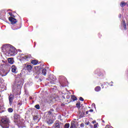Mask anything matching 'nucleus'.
Here are the masks:
<instances>
[{"instance_id":"f257e3e1","label":"nucleus","mask_w":128,"mask_h":128,"mask_svg":"<svg viewBox=\"0 0 128 128\" xmlns=\"http://www.w3.org/2000/svg\"><path fill=\"white\" fill-rule=\"evenodd\" d=\"M2 52L8 56H14L16 54V50L10 44H6L2 47Z\"/></svg>"},{"instance_id":"f03ea898","label":"nucleus","mask_w":128,"mask_h":128,"mask_svg":"<svg viewBox=\"0 0 128 128\" xmlns=\"http://www.w3.org/2000/svg\"><path fill=\"white\" fill-rule=\"evenodd\" d=\"M22 84H24L22 80L20 78L16 79L12 86L13 92H20L22 88Z\"/></svg>"},{"instance_id":"7ed1b4c3","label":"nucleus","mask_w":128,"mask_h":128,"mask_svg":"<svg viewBox=\"0 0 128 128\" xmlns=\"http://www.w3.org/2000/svg\"><path fill=\"white\" fill-rule=\"evenodd\" d=\"M0 125L2 128H9L10 120L6 116L2 117L0 120Z\"/></svg>"},{"instance_id":"20e7f679","label":"nucleus","mask_w":128,"mask_h":128,"mask_svg":"<svg viewBox=\"0 0 128 128\" xmlns=\"http://www.w3.org/2000/svg\"><path fill=\"white\" fill-rule=\"evenodd\" d=\"M58 80L60 88H66L68 85V80L64 76H60Z\"/></svg>"},{"instance_id":"39448f33","label":"nucleus","mask_w":128,"mask_h":128,"mask_svg":"<svg viewBox=\"0 0 128 128\" xmlns=\"http://www.w3.org/2000/svg\"><path fill=\"white\" fill-rule=\"evenodd\" d=\"M94 74H97L98 76L102 78V76H104L106 74V72L102 69L98 68L94 71Z\"/></svg>"},{"instance_id":"423d86ee","label":"nucleus","mask_w":128,"mask_h":128,"mask_svg":"<svg viewBox=\"0 0 128 128\" xmlns=\"http://www.w3.org/2000/svg\"><path fill=\"white\" fill-rule=\"evenodd\" d=\"M14 122L16 124H20V116L16 113L14 116Z\"/></svg>"},{"instance_id":"0eeeda50","label":"nucleus","mask_w":128,"mask_h":128,"mask_svg":"<svg viewBox=\"0 0 128 128\" xmlns=\"http://www.w3.org/2000/svg\"><path fill=\"white\" fill-rule=\"evenodd\" d=\"M47 80H50V84H56V78L53 74H50L48 78H46Z\"/></svg>"},{"instance_id":"6e6552de","label":"nucleus","mask_w":128,"mask_h":128,"mask_svg":"<svg viewBox=\"0 0 128 128\" xmlns=\"http://www.w3.org/2000/svg\"><path fill=\"white\" fill-rule=\"evenodd\" d=\"M32 58V55L28 54L24 56H20V60H22V62H26V60L27 62H28V60H30V58Z\"/></svg>"},{"instance_id":"1a4fd4ad","label":"nucleus","mask_w":128,"mask_h":128,"mask_svg":"<svg viewBox=\"0 0 128 128\" xmlns=\"http://www.w3.org/2000/svg\"><path fill=\"white\" fill-rule=\"evenodd\" d=\"M32 66L30 64H24L23 70H26V72H32Z\"/></svg>"},{"instance_id":"9d476101","label":"nucleus","mask_w":128,"mask_h":128,"mask_svg":"<svg viewBox=\"0 0 128 128\" xmlns=\"http://www.w3.org/2000/svg\"><path fill=\"white\" fill-rule=\"evenodd\" d=\"M14 95L10 94L8 96L9 104L10 106H12V104L14 103Z\"/></svg>"},{"instance_id":"9b49d317","label":"nucleus","mask_w":128,"mask_h":128,"mask_svg":"<svg viewBox=\"0 0 128 128\" xmlns=\"http://www.w3.org/2000/svg\"><path fill=\"white\" fill-rule=\"evenodd\" d=\"M0 20H6V11L4 10L0 11Z\"/></svg>"},{"instance_id":"f8f14e48","label":"nucleus","mask_w":128,"mask_h":128,"mask_svg":"<svg viewBox=\"0 0 128 128\" xmlns=\"http://www.w3.org/2000/svg\"><path fill=\"white\" fill-rule=\"evenodd\" d=\"M8 20L12 24H16L18 22V20L16 19V18H14L12 17H9Z\"/></svg>"},{"instance_id":"ddd939ff","label":"nucleus","mask_w":128,"mask_h":128,"mask_svg":"<svg viewBox=\"0 0 128 128\" xmlns=\"http://www.w3.org/2000/svg\"><path fill=\"white\" fill-rule=\"evenodd\" d=\"M6 74H8V72H6L4 69L0 70V76H6Z\"/></svg>"},{"instance_id":"4468645a","label":"nucleus","mask_w":128,"mask_h":128,"mask_svg":"<svg viewBox=\"0 0 128 128\" xmlns=\"http://www.w3.org/2000/svg\"><path fill=\"white\" fill-rule=\"evenodd\" d=\"M12 72H14L15 74H16V65L12 66Z\"/></svg>"},{"instance_id":"2eb2a0df","label":"nucleus","mask_w":128,"mask_h":128,"mask_svg":"<svg viewBox=\"0 0 128 128\" xmlns=\"http://www.w3.org/2000/svg\"><path fill=\"white\" fill-rule=\"evenodd\" d=\"M54 120L52 118H50L46 120V122L47 124H54Z\"/></svg>"},{"instance_id":"dca6fc26","label":"nucleus","mask_w":128,"mask_h":128,"mask_svg":"<svg viewBox=\"0 0 128 128\" xmlns=\"http://www.w3.org/2000/svg\"><path fill=\"white\" fill-rule=\"evenodd\" d=\"M8 62L10 64H14V58H8Z\"/></svg>"},{"instance_id":"f3484780","label":"nucleus","mask_w":128,"mask_h":128,"mask_svg":"<svg viewBox=\"0 0 128 128\" xmlns=\"http://www.w3.org/2000/svg\"><path fill=\"white\" fill-rule=\"evenodd\" d=\"M55 128H62V123L56 122L55 124Z\"/></svg>"},{"instance_id":"a211bd4d","label":"nucleus","mask_w":128,"mask_h":128,"mask_svg":"<svg viewBox=\"0 0 128 128\" xmlns=\"http://www.w3.org/2000/svg\"><path fill=\"white\" fill-rule=\"evenodd\" d=\"M122 26L124 30H126V20H123L122 22Z\"/></svg>"},{"instance_id":"6ab92c4d","label":"nucleus","mask_w":128,"mask_h":128,"mask_svg":"<svg viewBox=\"0 0 128 128\" xmlns=\"http://www.w3.org/2000/svg\"><path fill=\"white\" fill-rule=\"evenodd\" d=\"M38 62L36 60H32L31 61V64H34V66H36Z\"/></svg>"},{"instance_id":"aec40b11","label":"nucleus","mask_w":128,"mask_h":128,"mask_svg":"<svg viewBox=\"0 0 128 128\" xmlns=\"http://www.w3.org/2000/svg\"><path fill=\"white\" fill-rule=\"evenodd\" d=\"M100 90H102V88L100 86H97L94 88L95 92H100Z\"/></svg>"},{"instance_id":"412c9836","label":"nucleus","mask_w":128,"mask_h":128,"mask_svg":"<svg viewBox=\"0 0 128 128\" xmlns=\"http://www.w3.org/2000/svg\"><path fill=\"white\" fill-rule=\"evenodd\" d=\"M42 74L43 76H46V69L44 68L42 70Z\"/></svg>"},{"instance_id":"4be33fe9","label":"nucleus","mask_w":128,"mask_h":128,"mask_svg":"<svg viewBox=\"0 0 128 128\" xmlns=\"http://www.w3.org/2000/svg\"><path fill=\"white\" fill-rule=\"evenodd\" d=\"M71 100H72L73 102L74 100H78V98L74 95H72L71 96Z\"/></svg>"},{"instance_id":"5701e85b","label":"nucleus","mask_w":128,"mask_h":128,"mask_svg":"<svg viewBox=\"0 0 128 128\" xmlns=\"http://www.w3.org/2000/svg\"><path fill=\"white\" fill-rule=\"evenodd\" d=\"M70 128H76V124H74V122L72 121L71 122Z\"/></svg>"},{"instance_id":"b1692460","label":"nucleus","mask_w":128,"mask_h":128,"mask_svg":"<svg viewBox=\"0 0 128 128\" xmlns=\"http://www.w3.org/2000/svg\"><path fill=\"white\" fill-rule=\"evenodd\" d=\"M126 3L124 2H122L120 4V6L121 8H124V6H126Z\"/></svg>"},{"instance_id":"393cba45","label":"nucleus","mask_w":128,"mask_h":128,"mask_svg":"<svg viewBox=\"0 0 128 128\" xmlns=\"http://www.w3.org/2000/svg\"><path fill=\"white\" fill-rule=\"evenodd\" d=\"M76 107L77 108H78V110H80V102L76 104Z\"/></svg>"},{"instance_id":"a878e982","label":"nucleus","mask_w":128,"mask_h":128,"mask_svg":"<svg viewBox=\"0 0 128 128\" xmlns=\"http://www.w3.org/2000/svg\"><path fill=\"white\" fill-rule=\"evenodd\" d=\"M33 120H37L38 122V120H40V119H38V117L36 116H34L33 117Z\"/></svg>"},{"instance_id":"bb28decb","label":"nucleus","mask_w":128,"mask_h":128,"mask_svg":"<svg viewBox=\"0 0 128 128\" xmlns=\"http://www.w3.org/2000/svg\"><path fill=\"white\" fill-rule=\"evenodd\" d=\"M34 108H36V110L40 109V104H38L35 105Z\"/></svg>"},{"instance_id":"cd10ccee","label":"nucleus","mask_w":128,"mask_h":128,"mask_svg":"<svg viewBox=\"0 0 128 128\" xmlns=\"http://www.w3.org/2000/svg\"><path fill=\"white\" fill-rule=\"evenodd\" d=\"M8 14H10V18H16V16H14V15L12 12H8Z\"/></svg>"},{"instance_id":"c85d7f7f","label":"nucleus","mask_w":128,"mask_h":128,"mask_svg":"<svg viewBox=\"0 0 128 128\" xmlns=\"http://www.w3.org/2000/svg\"><path fill=\"white\" fill-rule=\"evenodd\" d=\"M85 114H86V113L84 112H81L80 114V118H84Z\"/></svg>"},{"instance_id":"c756f323","label":"nucleus","mask_w":128,"mask_h":128,"mask_svg":"<svg viewBox=\"0 0 128 128\" xmlns=\"http://www.w3.org/2000/svg\"><path fill=\"white\" fill-rule=\"evenodd\" d=\"M106 84H108V86H114V82H110L108 83V82H106Z\"/></svg>"},{"instance_id":"7c9ffc66","label":"nucleus","mask_w":128,"mask_h":128,"mask_svg":"<svg viewBox=\"0 0 128 128\" xmlns=\"http://www.w3.org/2000/svg\"><path fill=\"white\" fill-rule=\"evenodd\" d=\"M64 128H70V123H66L64 125Z\"/></svg>"},{"instance_id":"2f4dec72","label":"nucleus","mask_w":128,"mask_h":128,"mask_svg":"<svg viewBox=\"0 0 128 128\" xmlns=\"http://www.w3.org/2000/svg\"><path fill=\"white\" fill-rule=\"evenodd\" d=\"M8 112H14V110L12 109V108H8Z\"/></svg>"},{"instance_id":"473e14b6","label":"nucleus","mask_w":128,"mask_h":128,"mask_svg":"<svg viewBox=\"0 0 128 128\" xmlns=\"http://www.w3.org/2000/svg\"><path fill=\"white\" fill-rule=\"evenodd\" d=\"M40 74H39L38 75H36L34 78H40Z\"/></svg>"},{"instance_id":"72a5a7b5","label":"nucleus","mask_w":128,"mask_h":128,"mask_svg":"<svg viewBox=\"0 0 128 128\" xmlns=\"http://www.w3.org/2000/svg\"><path fill=\"white\" fill-rule=\"evenodd\" d=\"M48 114H49V116H52L54 114V113H52V112L49 110L48 112Z\"/></svg>"},{"instance_id":"f704fd0d","label":"nucleus","mask_w":128,"mask_h":128,"mask_svg":"<svg viewBox=\"0 0 128 128\" xmlns=\"http://www.w3.org/2000/svg\"><path fill=\"white\" fill-rule=\"evenodd\" d=\"M20 28V27H18V28H14L13 27H12V30H18Z\"/></svg>"},{"instance_id":"c9c22d12","label":"nucleus","mask_w":128,"mask_h":128,"mask_svg":"<svg viewBox=\"0 0 128 128\" xmlns=\"http://www.w3.org/2000/svg\"><path fill=\"white\" fill-rule=\"evenodd\" d=\"M79 100L81 102H84V98H82V97H80Z\"/></svg>"},{"instance_id":"e433bc0d","label":"nucleus","mask_w":128,"mask_h":128,"mask_svg":"<svg viewBox=\"0 0 128 128\" xmlns=\"http://www.w3.org/2000/svg\"><path fill=\"white\" fill-rule=\"evenodd\" d=\"M80 128H84V123H82L80 124Z\"/></svg>"},{"instance_id":"4c0bfd02","label":"nucleus","mask_w":128,"mask_h":128,"mask_svg":"<svg viewBox=\"0 0 128 128\" xmlns=\"http://www.w3.org/2000/svg\"><path fill=\"white\" fill-rule=\"evenodd\" d=\"M18 106H22V102H18Z\"/></svg>"},{"instance_id":"58836bf2","label":"nucleus","mask_w":128,"mask_h":128,"mask_svg":"<svg viewBox=\"0 0 128 128\" xmlns=\"http://www.w3.org/2000/svg\"><path fill=\"white\" fill-rule=\"evenodd\" d=\"M114 128L112 126H110V125H107L106 126V128Z\"/></svg>"},{"instance_id":"ea45409f","label":"nucleus","mask_w":128,"mask_h":128,"mask_svg":"<svg viewBox=\"0 0 128 128\" xmlns=\"http://www.w3.org/2000/svg\"><path fill=\"white\" fill-rule=\"evenodd\" d=\"M2 82H4V80L0 78V84H2Z\"/></svg>"},{"instance_id":"a19ab883","label":"nucleus","mask_w":128,"mask_h":128,"mask_svg":"<svg viewBox=\"0 0 128 128\" xmlns=\"http://www.w3.org/2000/svg\"><path fill=\"white\" fill-rule=\"evenodd\" d=\"M70 95H67L66 96V98H67V100L70 99Z\"/></svg>"},{"instance_id":"79ce46f5","label":"nucleus","mask_w":128,"mask_h":128,"mask_svg":"<svg viewBox=\"0 0 128 128\" xmlns=\"http://www.w3.org/2000/svg\"><path fill=\"white\" fill-rule=\"evenodd\" d=\"M85 124H86V126H90V122H87L85 123Z\"/></svg>"},{"instance_id":"37998d69","label":"nucleus","mask_w":128,"mask_h":128,"mask_svg":"<svg viewBox=\"0 0 128 128\" xmlns=\"http://www.w3.org/2000/svg\"><path fill=\"white\" fill-rule=\"evenodd\" d=\"M98 128V124H94V128Z\"/></svg>"},{"instance_id":"c03bdc74","label":"nucleus","mask_w":128,"mask_h":128,"mask_svg":"<svg viewBox=\"0 0 128 128\" xmlns=\"http://www.w3.org/2000/svg\"><path fill=\"white\" fill-rule=\"evenodd\" d=\"M50 111L52 112H54V108H51L50 109Z\"/></svg>"},{"instance_id":"a18cd8bd","label":"nucleus","mask_w":128,"mask_h":128,"mask_svg":"<svg viewBox=\"0 0 128 128\" xmlns=\"http://www.w3.org/2000/svg\"><path fill=\"white\" fill-rule=\"evenodd\" d=\"M89 126H90V128H94V126L92 125V124H90Z\"/></svg>"},{"instance_id":"49530a36","label":"nucleus","mask_w":128,"mask_h":128,"mask_svg":"<svg viewBox=\"0 0 128 128\" xmlns=\"http://www.w3.org/2000/svg\"><path fill=\"white\" fill-rule=\"evenodd\" d=\"M89 112H94V110L92 109H90Z\"/></svg>"},{"instance_id":"de8ad7c7","label":"nucleus","mask_w":128,"mask_h":128,"mask_svg":"<svg viewBox=\"0 0 128 128\" xmlns=\"http://www.w3.org/2000/svg\"><path fill=\"white\" fill-rule=\"evenodd\" d=\"M2 107L0 105V113L2 112L1 110H2Z\"/></svg>"},{"instance_id":"09e8293b","label":"nucleus","mask_w":128,"mask_h":128,"mask_svg":"<svg viewBox=\"0 0 128 128\" xmlns=\"http://www.w3.org/2000/svg\"><path fill=\"white\" fill-rule=\"evenodd\" d=\"M96 120H93V121L92 122V124H96Z\"/></svg>"},{"instance_id":"8fccbe9b","label":"nucleus","mask_w":128,"mask_h":128,"mask_svg":"<svg viewBox=\"0 0 128 128\" xmlns=\"http://www.w3.org/2000/svg\"><path fill=\"white\" fill-rule=\"evenodd\" d=\"M20 56H24V54H20Z\"/></svg>"},{"instance_id":"3c124183","label":"nucleus","mask_w":128,"mask_h":128,"mask_svg":"<svg viewBox=\"0 0 128 128\" xmlns=\"http://www.w3.org/2000/svg\"><path fill=\"white\" fill-rule=\"evenodd\" d=\"M18 52H22V50L18 49Z\"/></svg>"},{"instance_id":"603ef678","label":"nucleus","mask_w":128,"mask_h":128,"mask_svg":"<svg viewBox=\"0 0 128 128\" xmlns=\"http://www.w3.org/2000/svg\"><path fill=\"white\" fill-rule=\"evenodd\" d=\"M118 18H122V15L120 14L118 16Z\"/></svg>"},{"instance_id":"864d4df0","label":"nucleus","mask_w":128,"mask_h":128,"mask_svg":"<svg viewBox=\"0 0 128 128\" xmlns=\"http://www.w3.org/2000/svg\"><path fill=\"white\" fill-rule=\"evenodd\" d=\"M92 106H94V108H96V104H92Z\"/></svg>"},{"instance_id":"5fc2aeb1","label":"nucleus","mask_w":128,"mask_h":128,"mask_svg":"<svg viewBox=\"0 0 128 128\" xmlns=\"http://www.w3.org/2000/svg\"><path fill=\"white\" fill-rule=\"evenodd\" d=\"M86 114H88V111H86Z\"/></svg>"},{"instance_id":"6e6d98bb","label":"nucleus","mask_w":128,"mask_h":128,"mask_svg":"<svg viewBox=\"0 0 128 128\" xmlns=\"http://www.w3.org/2000/svg\"><path fill=\"white\" fill-rule=\"evenodd\" d=\"M36 42H34V48H36Z\"/></svg>"},{"instance_id":"4d7b16f0","label":"nucleus","mask_w":128,"mask_h":128,"mask_svg":"<svg viewBox=\"0 0 128 128\" xmlns=\"http://www.w3.org/2000/svg\"><path fill=\"white\" fill-rule=\"evenodd\" d=\"M98 36L100 37V36H102V35H100V34H98Z\"/></svg>"},{"instance_id":"13d9d810","label":"nucleus","mask_w":128,"mask_h":128,"mask_svg":"<svg viewBox=\"0 0 128 128\" xmlns=\"http://www.w3.org/2000/svg\"><path fill=\"white\" fill-rule=\"evenodd\" d=\"M102 88H104V84L102 85Z\"/></svg>"},{"instance_id":"bf43d9fd","label":"nucleus","mask_w":128,"mask_h":128,"mask_svg":"<svg viewBox=\"0 0 128 128\" xmlns=\"http://www.w3.org/2000/svg\"><path fill=\"white\" fill-rule=\"evenodd\" d=\"M40 82H42V79L40 78Z\"/></svg>"},{"instance_id":"052dcab7","label":"nucleus","mask_w":128,"mask_h":128,"mask_svg":"<svg viewBox=\"0 0 128 128\" xmlns=\"http://www.w3.org/2000/svg\"><path fill=\"white\" fill-rule=\"evenodd\" d=\"M48 86H50V83L49 82L48 83Z\"/></svg>"},{"instance_id":"680f3d73","label":"nucleus","mask_w":128,"mask_h":128,"mask_svg":"<svg viewBox=\"0 0 128 128\" xmlns=\"http://www.w3.org/2000/svg\"><path fill=\"white\" fill-rule=\"evenodd\" d=\"M102 122H104V120H102Z\"/></svg>"},{"instance_id":"e2e57ef3","label":"nucleus","mask_w":128,"mask_h":128,"mask_svg":"<svg viewBox=\"0 0 128 128\" xmlns=\"http://www.w3.org/2000/svg\"><path fill=\"white\" fill-rule=\"evenodd\" d=\"M104 84H106V83H104Z\"/></svg>"}]
</instances>
